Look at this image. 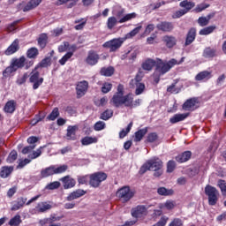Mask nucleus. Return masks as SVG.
Returning <instances> with one entry per match:
<instances>
[{"instance_id": "f257e3e1", "label": "nucleus", "mask_w": 226, "mask_h": 226, "mask_svg": "<svg viewBox=\"0 0 226 226\" xmlns=\"http://www.w3.org/2000/svg\"><path fill=\"white\" fill-rule=\"evenodd\" d=\"M182 63H185V56H183L180 61L172 58L167 63H163V61L157 59L154 75H159V77L161 75H165V73L170 72V70L174 68V66H176L177 64H182Z\"/></svg>"}, {"instance_id": "f03ea898", "label": "nucleus", "mask_w": 226, "mask_h": 226, "mask_svg": "<svg viewBox=\"0 0 226 226\" xmlns=\"http://www.w3.org/2000/svg\"><path fill=\"white\" fill-rule=\"evenodd\" d=\"M160 169H163V161L158 157H154L152 159L147 160L139 169V174L143 176L146 174L147 170H160Z\"/></svg>"}, {"instance_id": "7ed1b4c3", "label": "nucleus", "mask_w": 226, "mask_h": 226, "mask_svg": "<svg viewBox=\"0 0 226 226\" xmlns=\"http://www.w3.org/2000/svg\"><path fill=\"white\" fill-rule=\"evenodd\" d=\"M67 170H68V165L66 164L61 165L59 167H56V165H50L41 170V178L45 179L56 174H64V172Z\"/></svg>"}, {"instance_id": "20e7f679", "label": "nucleus", "mask_w": 226, "mask_h": 226, "mask_svg": "<svg viewBox=\"0 0 226 226\" xmlns=\"http://www.w3.org/2000/svg\"><path fill=\"white\" fill-rule=\"evenodd\" d=\"M111 102L115 107H121V105H125V107H132L133 102V95L128 94L126 96L122 95L121 94H115L112 97Z\"/></svg>"}, {"instance_id": "39448f33", "label": "nucleus", "mask_w": 226, "mask_h": 226, "mask_svg": "<svg viewBox=\"0 0 226 226\" xmlns=\"http://www.w3.org/2000/svg\"><path fill=\"white\" fill-rule=\"evenodd\" d=\"M107 177H109L107 173L102 171L93 173L89 177V185L92 188H100L102 183L107 181Z\"/></svg>"}, {"instance_id": "423d86ee", "label": "nucleus", "mask_w": 226, "mask_h": 226, "mask_svg": "<svg viewBox=\"0 0 226 226\" xmlns=\"http://www.w3.org/2000/svg\"><path fill=\"white\" fill-rule=\"evenodd\" d=\"M205 194L208 199L209 206H216L218 203V198L220 197V192H218V189H216L215 186L207 185L205 187Z\"/></svg>"}, {"instance_id": "0eeeda50", "label": "nucleus", "mask_w": 226, "mask_h": 226, "mask_svg": "<svg viewBox=\"0 0 226 226\" xmlns=\"http://www.w3.org/2000/svg\"><path fill=\"white\" fill-rule=\"evenodd\" d=\"M116 196L122 200V202H130L135 197V192L130 189V186L124 185L117 191Z\"/></svg>"}, {"instance_id": "6e6552de", "label": "nucleus", "mask_w": 226, "mask_h": 226, "mask_svg": "<svg viewBox=\"0 0 226 226\" xmlns=\"http://www.w3.org/2000/svg\"><path fill=\"white\" fill-rule=\"evenodd\" d=\"M38 68H40V65H37L30 73L29 82L34 84L33 89H38L43 84V78H40Z\"/></svg>"}, {"instance_id": "1a4fd4ad", "label": "nucleus", "mask_w": 226, "mask_h": 226, "mask_svg": "<svg viewBox=\"0 0 226 226\" xmlns=\"http://www.w3.org/2000/svg\"><path fill=\"white\" fill-rule=\"evenodd\" d=\"M123 43H124V40L123 38H115L104 42L102 47L109 49V52H116V50L121 49Z\"/></svg>"}, {"instance_id": "9d476101", "label": "nucleus", "mask_w": 226, "mask_h": 226, "mask_svg": "<svg viewBox=\"0 0 226 226\" xmlns=\"http://www.w3.org/2000/svg\"><path fill=\"white\" fill-rule=\"evenodd\" d=\"M41 4V0H30L28 3L22 2L18 5V10H21L22 11H31V10H34L37 6H40Z\"/></svg>"}, {"instance_id": "9b49d317", "label": "nucleus", "mask_w": 226, "mask_h": 226, "mask_svg": "<svg viewBox=\"0 0 226 226\" xmlns=\"http://www.w3.org/2000/svg\"><path fill=\"white\" fill-rule=\"evenodd\" d=\"M140 80H142V78L137 75L135 79H132L130 82L131 86H136L135 94L137 96L142 94V93L146 91V85L144 83H140Z\"/></svg>"}, {"instance_id": "f8f14e48", "label": "nucleus", "mask_w": 226, "mask_h": 226, "mask_svg": "<svg viewBox=\"0 0 226 226\" xmlns=\"http://www.w3.org/2000/svg\"><path fill=\"white\" fill-rule=\"evenodd\" d=\"M76 50H77V45L75 44L71 45V47L69 48V51H67L62 56V58L58 61L59 64H61V66H64L66 63H68V61H70V59L73 57V54H75Z\"/></svg>"}, {"instance_id": "ddd939ff", "label": "nucleus", "mask_w": 226, "mask_h": 226, "mask_svg": "<svg viewBox=\"0 0 226 226\" xmlns=\"http://www.w3.org/2000/svg\"><path fill=\"white\" fill-rule=\"evenodd\" d=\"M200 105V102L199 101V98H191L188 99L183 105L184 110H195L199 109Z\"/></svg>"}, {"instance_id": "4468645a", "label": "nucleus", "mask_w": 226, "mask_h": 226, "mask_svg": "<svg viewBox=\"0 0 226 226\" xmlns=\"http://www.w3.org/2000/svg\"><path fill=\"white\" fill-rule=\"evenodd\" d=\"M87 89H89V82L87 80H82L78 82L76 87L77 95L79 98H82L86 93H87Z\"/></svg>"}, {"instance_id": "2eb2a0df", "label": "nucleus", "mask_w": 226, "mask_h": 226, "mask_svg": "<svg viewBox=\"0 0 226 226\" xmlns=\"http://www.w3.org/2000/svg\"><path fill=\"white\" fill-rule=\"evenodd\" d=\"M144 215H147V207L144 205H138L132 209V216L133 218H140Z\"/></svg>"}, {"instance_id": "dca6fc26", "label": "nucleus", "mask_w": 226, "mask_h": 226, "mask_svg": "<svg viewBox=\"0 0 226 226\" xmlns=\"http://www.w3.org/2000/svg\"><path fill=\"white\" fill-rule=\"evenodd\" d=\"M98 61H100V55H98V53L95 51H89L86 59L87 64L94 66V64H98Z\"/></svg>"}, {"instance_id": "f3484780", "label": "nucleus", "mask_w": 226, "mask_h": 226, "mask_svg": "<svg viewBox=\"0 0 226 226\" xmlns=\"http://www.w3.org/2000/svg\"><path fill=\"white\" fill-rule=\"evenodd\" d=\"M60 181H62L64 190H70V188H73L75 185H77V181H75L74 178H72L68 175L62 177Z\"/></svg>"}, {"instance_id": "a211bd4d", "label": "nucleus", "mask_w": 226, "mask_h": 226, "mask_svg": "<svg viewBox=\"0 0 226 226\" xmlns=\"http://www.w3.org/2000/svg\"><path fill=\"white\" fill-rule=\"evenodd\" d=\"M87 193V191H85L84 189H78L72 192H71L67 197L66 200L69 202H72V200H75L77 199H80V197H84Z\"/></svg>"}, {"instance_id": "6ab92c4d", "label": "nucleus", "mask_w": 226, "mask_h": 226, "mask_svg": "<svg viewBox=\"0 0 226 226\" xmlns=\"http://www.w3.org/2000/svg\"><path fill=\"white\" fill-rule=\"evenodd\" d=\"M19 43V39H15L14 41L4 51L5 56H11L12 54H15V52H19V49H20Z\"/></svg>"}, {"instance_id": "aec40b11", "label": "nucleus", "mask_w": 226, "mask_h": 226, "mask_svg": "<svg viewBox=\"0 0 226 226\" xmlns=\"http://www.w3.org/2000/svg\"><path fill=\"white\" fill-rule=\"evenodd\" d=\"M192 158V151H185L184 153L175 157L176 162L178 163H185Z\"/></svg>"}, {"instance_id": "412c9836", "label": "nucleus", "mask_w": 226, "mask_h": 226, "mask_svg": "<svg viewBox=\"0 0 226 226\" xmlns=\"http://www.w3.org/2000/svg\"><path fill=\"white\" fill-rule=\"evenodd\" d=\"M209 79H213V72L211 71H203L198 73L195 77V80H209Z\"/></svg>"}, {"instance_id": "4be33fe9", "label": "nucleus", "mask_w": 226, "mask_h": 226, "mask_svg": "<svg viewBox=\"0 0 226 226\" xmlns=\"http://www.w3.org/2000/svg\"><path fill=\"white\" fill-rule=\"evenodd\" d=\"M66 139L67 140H77V126H68Z\"/></svg>"}, {"instance_id": "5701e85b", "label": "nucleus", "mask_w": 226, "mask_h": 226, "mask_svg": "<svg viewBox=\"0 0 226 226\" xmlns=\"http://www.w3.org/2000/svg\"><path fill=\"white\" fill-rule=\"evenodd\" d=\"M11 64L16 69L24 68L26 66V56H20L19 58H12Z\"/></svg>"}, {"instance_id": "b1692460", "label": "nucleus", "mask_w": 226, "mask_h": 226, "mask_svg": "<svg viewBox=\"0 0 226 226\" xmlns=\"http://www.w3.org/2000/svg\"><path fill=\"white\" fill-rule=\"evenodd\" d=\"M27 202V198L19 197L17 199V201L11 207L12 211H19V209L24 207V205Z\"/></svg>"}, {"instance_id": "393cba45", "label": "nucleus", "mask_w": 226, "mask_h": 226, "mask_svg": "<svg viewBox=\"0 0 226 226\" xmlns=\"http://www.w3.org/2000/svg\"><path fill=\"white\" fill-rule=\"evenodd\" d=\"M162 41L165 43V45H166V47H168V49H172V47H174L176 45V43L177 42V41L176 40V37H174L172 35L163 36Z\"/></svg>"}, {"instance_id": "a878e982", "label": "nucleus", "mask_w": 226, "mask_h": 226, "mask_svg": "<svg viewBox=\"0 0 226 226\" xmlns=\"http://www.w3.org/2000/svg\"><path fill=\"white\" fill-rule=\"evenodd\" d=\"M147 131H148L147 127L138 130L134 133V142H140V140H142L144 139V137H146Z\"/></svg>"}, {"instance_id": "bb28decb", "label": "nucleus", "mask_w": 226, "mask_h": 226, "mask_svg": "<svg viewBox=\"0 0 226 226\" xmlns=\"http://www.w3.org/2000/svg\"><path fill=\"white\" fill-rule=\"evenodd\" d=\"M17 107V102L14 100L8 101L4 106V112L7 114H13Z\"/></svg>"}, {"instance_id": "cd10ccee", "label": "nucleus", "mask_w": 226, "mask_h": 226, "mask_svg": "<svg viewBox=\"0 0 226 226\" xmlns=\"http://www.w3.org/2000/svg\"><path fill=\"white\" fill-rule=\"evenodd\" d=\"M156 27L157 29H159V31H164L165 33H169L172 31V29H174V26H172V23H169V22L159 23L156 26Z\"/></svg>"}, {"instance_id": "c85d7f7f", "label": "nucleus", "mask_w": 226, "mask_h": 226, "mask_svg": "<svg viewBox=\"0 0 226 226\" xmlns=\"http://www.w3.org/2000/svg\"><path fill=\"white\" fill-rule=\"evenodd\" d=\"M157 61H154L151 58L147 59L143 64H142V68L143 70H146L147 72H151L154 66L156 67Z\"/></svg>"}, {"instance_id": "c756f323", "label": "nucleus", "mask_w": 226, "mask_h": 226, "mask_svg": "<svg viewBox=\"0 0 226 226\" xmlns=\"http://www.w3.org/2000/svg\"><path fill=\"white\" fill-rule=\"evenodd\" d=\"M13 172V166H4L0 169V177L6 179Z\"/></svg>"}, {"instance_id": "7c9ffc66", "label": "nucleus", "mask_w": 226, "mask_h": 226, "mask_svg": "<svg viewBox=\"0 0 226 226\" xmlns=\"http://www.w3.org/2000/svg\"><path fill=\"white\" fill-rule=\"evenodd\" d=\"M197 34V30L195 28H191L187 34L185 40V45H191L195 41V36Z\"/></svg>"}, {"instance_id": "2f4dec72", "label": "nucleus", "mask_w": 226, "mask_h": 226, "mask_svg": "<svg viewBox=\"0 0 226 226\" xmlns=\"http://www.w3.org/2000/svg\"><path fill=\"white\" fill-rule=\"evenodd\" d=\"M188 114H177L173 116L171 118H170V123H171V124H176V123H181V121H185V119H186V117H188Z\"/></svg>"}, {"instance_id": "473e14b6", "label": "nucleus", "mask_w": 226, "mask_h": 226, "mask_svg": "<svg viewBox=\"0 0 226 226\" xmlns=\"http://www.w3.org/2000/svg\"><path fill=\"white\" fill-rule=\"evenodd\" d=\"M82 146H91V144H96L98 142V138L87 136L80 140Z\"/></svg>"}, {"instance_id": "72a5a7b5", "label": "nucleus", "mask_w": 226, "mask_h": 226, "mask_svg": "<svg viewBox=\"0 0 226 226\" xmlns=\"http://www.w3.org/2000/svg\"><path fill=\"white\" fill-rule=\"evenodd\" d=\"M36 209L38 213H45L49 209H52V205L49 204L47 201L38 203Z\"/></svg>"}, {"instance_id": "f704fd0d", "label": "nucleus", "mask_w": 226, "mask_h": 226, "mask_svg": "<svg viewBox=\"0 0 226 226\" xmlns=\"http://www.w3.org/2000/svg\"><path fill=\"white\" fill-rule=\"evenodd\" d=\"M215 17V14H208L207 17H200L198 19V24L201 27H205V26H207L209 24V20Z\"/></svg>"}, {"instance_id": "c9c22d12", "label": "nucleus", "mask_w": 226, "mask_h": 226, "mask_svg": "<svg viewBox=\"0 0 226 226\" xmlns=\"http://www.w3.org/2000/svg\"><path fill=\"white\" fill-rule=\"evenodd\" d=\"M181 8H185L184 11H186V13L190 11L192 8H195V3L190 2L188 0H184L179 4Z\"/></svg>"}, {"instance_id": "e433bc0d", "label": "nucleus", "mask_w": 226, "mask_h": 226, "mask_svg": "<svg viewBox=\"0 0 226 226\" xmlns=\"http://www.w3.org/2000/svg\"><path fill=\"white\" fill-rule=\"evenodd\" d=\"M216 56V49L213 48H206L203 51V57H206V59H212V57H215Z\"/></svg>"}, {"instance_id": "4c0bfd02", "label": "nucleus", "mask_w": 226, "mask_h": 226, "mask_svg": "<svg viewBox=\"0 0 226 226\" xmlns=\"http://www.w3.org/2000/svg\"><path fill=\"white\" fill-rule=\"evenodd\" d=\"M158 139H160L158 133L149 132L145 139V142L146 144H153L154 142H157Z\"/></svg>"}, {"instance_id": "58836bf2", "label": "nucleus", "mask_w": 226, "mask_h": 226, "mask_svg": "<svg viewBox=\"0 0 226 226\" xmlns=\"http://www.w3.org/2000/svg\"><path fill=\"white\" fill-rule=\"evenodd\" d=\"M158 195H162L163 197H169V195H174V190L167 189L165 187H159L157 189Z\"/></svg>"}, {"instance_id": "ea45409f", "label": "nucleus", "mask_w": 226, "mask_h": 226, "mask_svg": "<svg viewBox=\"0 0 226 226\" xmlns=\"http://www.w3.org/2000/svg\"><path fill=\"white\" fill-rule=\"evenodd\" d=\"M17 68L11 63L10 66H8L4 72H3V77L4 79H8L11 75V73H15L17 72Z\"/></svg>"}, {"instance_id": "a19ab883", "label": "nucleus", "mask_w": 226, "mask_h": 226, "mask_svg": "<svg viewBox=\"0 0 226 226\" xmlns=\"http://www.w3.org/2000/svg\"><path fill=\"white\" fill-rule=\"evenodd\" d=\"M133 19H137V13L135 12L125 14L118 22L119 24H124V22H129V20H133Z\"/></svg>"}, {"instance_id": "79ce46f5", "label": "nucleus", "mask_w": 226, "mask_h": 226, "mask_svg": "<svg viewBox=\"0 0 226 226\" xmlns=\"http://www.w3.org/2000/svg\"><path fill=\"white\" fill-rule=\"evenodd\" d=\"M114 67L109 66V67H103L101 70V75L103 77H112L114 75Z\"/></svg>"}, {"instance_id": "37998d69", "label": "nucleus", "mask_w": 226, "mask_h": 226, "mask_svg": "<svg viewBox=\"0 0 226 226\" xmlns=\"http://www.w3.org/2000/svg\"><path fill=\"white\" fill-rule=\"evenodd\" d=\"M164 207L166 209H168V211H170L171 209H174V207H176V201L174 200H166V202L164 204H162L160 206V209H164Z\"/></svg>"}, {"instance_id": "c03bdc74", "label": "nucleus", "mask_w": 226, "mask_h": 226, "mask_svg": "<svg viewBox=\"0 0 226 226\" xmlns=\"http://www.w3.org/2000/svg\"><path fill=\"white\" fill-rule=\"evenodd\" d=\"M215 29H216V26H207L200 31V36H207V34H211Z\"/></svg>"}, {"instance_id": "a18cd8bd", "label": "nucleus", "mask_w": 226, "mask_h": 226, "mask_svg": "<svg viewBox=\"0 0 226 226\" xmlns=\"http://www.w3.org/2000/svg\"><path fill=\"white\" fill-rule=\"evenodd\" d=\"M66 3H69V8H72V6H75L77 3H79V0H57L56 1L57 6L66 4Z\"/></svg>"}, {"instance_id": "49530a36", "label": "nucleus", "mask_w": 226, "mask_h": 226, "mask_svg": "<svg viewBox=\"0 0 226 226\" xmlns=\"http://www.w3.org/2000/svg\"><path fill=\"white\" fill-rule=\"evenodd\" d=\"M140 29H142V26H139L128 34H126L125 38L126 40H130V38H133V36H137L139 33H140Z\"/></svg>"}, {"instance_id": "de8ad7c7", "label": "nucleus", "mask_w": 226, "mask_h": 226, "mask_svg": "<svg viewBox=\"0 0 226 226\" xmlns=\"http://www.w3.org/2000/svg\"><path fill=\"white\" fill-rule=\"evenodd\" d=\"M132 126H133V122L129 123L127 127L125 129H123L119 132V139H124V137H126V135H128V132L132 131Z\"/></svg>"}, {"instance_id": "09e8293b", "label": "nucleus", "mask_w": 226, "mask_h": 226, "mask_svg": "<svg viewBox=\"0 0 226 226\" xmlns=\"http://www.w3.org/2000/svg\"><path fill=\"white\" fill-rule=\"evenodd\" d=\"M43 119H45V115H43V114H37L31 120L30 124H32V126H36V124H38V123H40V121H43Z\"/></svg>"}, {"instance_id": "8fccbe9b", "label": "nucleus", "mask_w": 226, "mask_h": 226, "mask_svg": "<svg viewBox=\"0 0 226 226\" xmlns=\"http://www.w3.org/2000/svg\"><path fill=\"white\" fill-rule=\"evenodd\" d=\"M58 188H61L59 181L51 182L45 186V190H58Z\"/></svg>"}, {"instance_id": "3c124183", "label": "nucleus", "mask_w": 226, "mask_h": 226, "mask_svg": "<svg viewBox=\"0 0 226 226\" xmlns=\"http://www.w3.org/2000/svg\"><path fill=\"white\" fill-rule=\"evenodd\" d=\"M17 158H19V154L17 153V151L15 150H12L7 159H6V162L7 163H13V162H15V160H17Z\"/></svg>"}, {"instance_id": "603ef678", "label": "nucleus", "mask_w": 226, "mask_h": 226, "mask_svg": "<svg viewBox=\"0 0 226 226\" xmlns=\"http://www.w3.org/2000/svg\"><path fill=\"white\" fill-rule=\"evenodd\" d=\"M20 223H22V220L19 215H15L9 221L10 226H19Z\"/></svg>"}, {"instance_id": "864d4df0", "label": "nucleus", "mask_w": 226, "mask_h": 226, "mask_svg": "<svg viewBox=\"0 0 226 226\" xmlns=\"http://www.w3.org/2000/svg\"><path fill=\"white\" fill-rule=\"evenodd\" d=\"M87 22V19H81L76 20L75 24H78L74 26L76 31H80L81 29H84V26H86Z\"/></svg>"}, {"instance_id": "5fc2aeb1", "label": "nucleus", "mask_w": 226, "mask_h": 226, "mask_svg": "<svg viewBox=\"0 0 226 226\" xmlns=\"http://www.w3.org/2000/svg\"><path fill=\"white\" fill-rule=\"evenodd\" d=\"M113 15H115V17H117V19H121V17L124 15V9L119 6L115 7L113 10Z\"/></svg>"}, {"instance_id": "6e6d98bb", "label": "nucleus", "mask_w": 226, "mask_h": 226, "mask_svg": "<svg viewBox=\"0 0 226 226\" xmlns=\"http://www.w3.org/2000/svg\"><path fill=\"white\" fill-rule=\"evenodd\" d=\"M28 77L29 75L27 74V72H25L23 75L18 77L16 84H18V86H22V84H26Z\"/></svg>"}, {"instance_id": "4d7b16f0", "label": "nucleus", "mask_w": 226, "mask_h": 226, "mask_svg": "<svg viewBox=\"0 0 226 226\" xmlns=\"http://www.w3.org/2000/svg\"><path fill=\"white\" fill-rule=\"evenodd\" d=\"M26 56H27V57H29V59H34V57H36V56H38V49H36V48L29 49L26 52Z\"/></svg>"}, {"instance_id": "13d9d810", "label": "nucleus", "mask_w": 226, "mask_h": 226, "mask_svg": "<svg viewBox=\"0 0 226 226\" xmlns=\"http://www.w3.org/2000/svg\"><path fill=\"white\" fill-rule=\"evenodd\" d=\"M117 24V19L116 17H109L107 21L108 28L114 29L115 26Z\"/></svg>"}, {"instance_id": "bf43d9fd", "label": "nucleus", "mask_w": 226, "mask_h": 226, "mask_svg": "<svg viewBox=\"0 0 226 226\" xmlns=\"http://www.w3.org/2000/svg\"><path fill=\"white\" fill-rule=\"evenodd\" d=\"M70 47H72V45H70V42L64 41L63 44L58 46V52H66V50L70 52Z\"/></svg>"}, {"instance_id": "052dcab7", "label": "nucleus", "mask_w": 226, "mask_h": 226, "mask_svg": "<svg viewBox=\"0 0 226 226\" xmlns=\"http://www.w3.org/2000/svg\"><path fill=\"white\" fill-rule=\"evenodd\" d=\"M111 90H112V83L105 82L102 84V93H103L104 94H107V93H110Z\"/></svg>"}, {"instance_id": "680f3d73", "label": "nucleus", "mask_w": 226, "mask_h": 226, "mask_svg": "<svg viewBox=\"0 0 226 226\" xmlns=\"http://www.w3.org/2000/svg\"><path fill=\"white\" fill-rule=\"evenodd\" d=\"M47 35L45 34H42L40 35L38 39V43L41 49H45V46L47 45Z\"/></svg>"}, {"instance_id": "e2e57ef3", "label": "nucleus", "mask_w": 226, "mask_h": 226, "mask_svg": "<svg viewBox=\"0 0 226 226\" xmlns=\"http://www.w3.org/2000/svg\"><path fill=\"white\" fill-rule=\"evenodd\" d=\"M94 130L95 132H102V130H105V122L98 121L94 125Z\"/></svg>"}, {"instance_id": "0e129e2a", "label": "nucleus", "mask_w": 226, "mask_h": 226, "mask_svg": "<svg viewBox=\"0 0 226 226\" xmlns=\"http://www.w3.org/2000/svg\"><path fill=\"white\" fill-rule=\"evenodd\" d=\"M173 170H176V162L170 160L167 162V172L170 174Z\"/></svg>"}, {"instance_id": "69168bd1", "label": "nucleus", "mask_w": 226, "mask_h": 226, "mask_svg": "<svg viewBox=\"0 0 226 226\" xmlns=\"http://www.w3.org/2000/svg\"><path fill=\"white\" fill-rule=\"evenodd\" d=\"M207 8H209V4H200L196 6L194 11H196V13H200V11H204Z\"/></svg>"}, {"instance_id": "338daca9", "label": "nucleus", "mask_w": 226, "mask_h": 226, "mask_svg": "<svg viewBox=\"0 0 226 226\" xmlns=\"http://www.w3.org/2000/svg\"><path fill=\"white\" fill-rule=\"evenodd\" d=\"M183 220H181L180 218H174L171 221V223L169 224V226H183Z\"/></svg>"}, {"instance_id": "774afa93", "label": "nucleus", "mask_w": 226, "mask_h": 226, "mask_svg": "<svg viewBox=\"0 0 226 226\" xmlns=\"http://www.w3.org/2000/svg\"><path fill=\"white\" fill-rule=\"evenodd\" d=\"M183 15H186V11H184V9H181L179 11H177L173 14V19H180V17H183Z\"/></svg>"}]
</instances>
